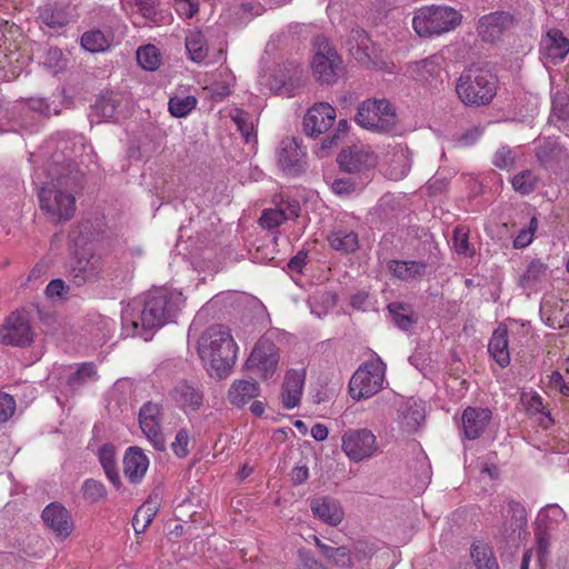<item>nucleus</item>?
<instances>
[{"label": "nucleus", "instance_id": "1", "mask_svg": "<svg viewBox=\"0 0 569 569\" xmlns=\"http://www.w3.org/2000/svg\"><path fill=\"white\" fill-rule=\"evenodd\" d=\"M184 303L182 293L168 289L150 292L140 308H128L122 315V327L131 336L148 341L156 330L170 321Z\"/></svg>", "mask_w": 569, "mask_h": 569}, {"label": "nucleus", "instance_id": "2", "mask_svg": "<svg viewBox=\"0 0 569 569\" xmlns=\"http://www.w3.org/2000/svg\"><path fill=\"white\" fill-rule=\"evenodd\" d=\"M198 352L209 376L223 379L236 363L238 347L228 329L212 326L202 333Z\"/></svg>", "mask_w": 569, "mask_h": 569}, {"label": "nucleus", "instance_id": "3", "mask_svg": "<svg viewBox=\"0 0 569 569\" xmlns=\"http://www.w3.org/2000/svg\"><path fill=\"white\" fill-rule=\"evenodd\" d=\"M43 176L44 170H36L34 182L43 184L38 192L41 211L54 223L70 220L76 211V198L62 187L68 184V178L58 171L49 173L51 181L44 180Z\"/></svg>", "mask_w": 569, "mask_h": 569}, {"label": "nucleus", "instance_id": "4", "mask_svg": "<svg viewBox=\"0 0 569 569\" xmlns=\"http://www.w3.org/2000/svg\"><path fill=\"white\" fill-rule=\"evenodd\" d=\"M456 91L466 106H487L497 93V78L486 69H468L459 77Z\"/></svg>", "mask_w": 569, "mask_h": 569}, {"label": "nucleus", "instance_id": "5", "mask_svg": "<svg viewBox=\"0 0 569 569\" xmlns=\"http://www.w3.org/2000/svg\"><path fill=\"white\" fill-rule=\"evenodd\" d=\"M460 12L450 7L431 6L421 8L412 20L415 31L420 37H431L448 32L461 23Z\"/></svg>", "mask_w": 569, "mask_h": 569}, {"label": "nucleus", "instance_id": "6", "mask_svg": "<svg viewBox=\"0 0 569 569\" xmlns=\"http://www.w3.org/2000/svg\"><path fill=\"white\" fill-rule=\"evenodd\" d=\"M358 124L376 132L388 133L397 124V114L387 99H368L358 107Z\"/></svg>", "mask_w": 569, "mask_h": 569}, {"label": "nucleus", "instance_id": "7", "mask_svg": "<svg viewBox=\"0 0 569 569\" xmlns=\"http://www.w3.org/2000/svg\"><path fill=\"white\" fill-rule=\"evenodd\" d=\"M313 48L312 70L316 79L321 83L335 82L343 71L341 58L323 36L315 38Z\"/></svg>", "mask_w": 569, "mask_h": 569}, {"label": "nucleus", "instance_id": "8", "mask_svg": "<svg viewBox=\"0 0 569 569\" xmlns=\"http://www.w3.org/2000/svg\"><path fill=\"white\" fill-rule=\"evenodd\" d=\"M279 349L267 336L261 337L252 349L246 366L262 379L271 378L278 369Z\"/></svg>", "mask_w": 569, "mask_h": 569}, {"label": "nucleus", "instance_id": "9", "mask_svg": "<svg viewBox=\"0 0 569 569\" xmlns=\"http://www.w3.org/2000/svg\"><path fill=\"white\" fill-rule=\"evenodd\" d=\"M162 406L152 401L144 403L139 410V426L148 441L158 451L167 448L166 437L161 429Z\"/></svg>", "mask_w": 569, "mask_h": 569}, {"label": "nucleus", "instance_id": "10", "mask_svg": "<svg viewBox=\"0 0 569 569\" xmlns=\"http://www.w3.org/2000/svg\"><path fill=\"white\" fill-rule=\"evenodd\" d=\"M386 366L377 356L358 367V401L377 395L385 381Z\"/></svg>", "mask_w": 569, "mask_h": 569}, {"label": "nucleus", "instance_id": "11", "mask_svg": "<svg viewBox=\"0 0 569 569\" xmlns=\"http://www.w3.org/2000/svg\"><path fill=\"white\" fill-rule=\"evenodd\" d=\"M306 156L299 139L286 137L277 148V164L286 174L298 176L305 169Z\"/></svg>", "mask_w": 569, "mask_h": 569}, {"label": "nucleus", "instance_id": "12", "mask_svg": "<svg viewBox=\"0 0 569 569\" xmlns=\"http://www.w3.org/2000/svg\"><path fill=\"white\" fill-rule=\"evenodd\" d=\"M33 332L29 320L20 312H12L0 328V342L9 346L24 347L31 343Z\"/></svg>", "mask_w": 569, "mask_h": 569}, {"label": "nucleus", "instance_id": "13", "mask_svg": "<svg viewBox=\"0 0 569 569\" xmlns=\"http://www.w3.org/2000/svg\"><path fill=\"white\" fill-rule=\"evenodd\" d=\"M515 24V18L507 11H496L482 16L477 26L479 37L483 42L495 43Z\"/></svg>", "mask_w": 569, "mask_h": 569}, {"label": "nucleus", "instance_id": "14", "mask_svg": "<svg viewBox=\"0 0 569 569\" xmlns=\"http://www.w3.org/2000/svg\"><path fill=\"white\" fill-rule=\"evenodd\" d=\"M102 270V260L97 254L76 256L69 266V278L76 286L80 287L99 278Z\"/></svg>", "mask_w": 569, "mask_h": 569}, {"label": "nucleus", "instance_id": "15", "mask_svg": "<svg viewBox=\"0 0 569 569\" xmlns=\"http://www.w3.org/2000/svg\"><path fill=\"white\" fill-rule=\"evenodd\" d=\"M335 120L336 111L329 103H315L303 118V131L309 137H317L329 130Z\"/></svg>", "mask_w": 569, "mask_h": 569}, {"label": "nucleus", "instance_id": "16", "mask_svg": "<svg viewBox=\"0 0 569 569\" xmlns=\"http://www.w3.org/2000/svg\"><path fill=\"white\" fill-rule=\"evenodd\" d=\"M46 526L61 540L67 539L73 531L70 512L60 503H50L42 511Z\"/></svg>", "mask_w": 569, "mask_h": 569}, {"label": "nucleus", "instance_id": "17", "mask_svg": "<svg viewBox=\"0 0 569 569\" xmlns=\"http://www.w3.org/2000/svg\"><path fill=\"white\" fill-rule=\"evenodd\" d=\"M569 53V39L559 29H549L540 41V54L550 63L562 61Z\"/></svg>", "mask_w": 569, "mask_h": 569}, {"label": "nucleus", "instance_id": "18", "mask_svg": "<svg viewBox=\"0 0 569 569\" xmlns=\"http://www.w3.org/2000/svg\"><path fill=\"white\" fill-rule=\"evenodd\" d=\"M358 64L367 70H388L382 51L369 39L365 30H358Z\"/></svg>", "mask_w": 569, "mask_h": 569}, {"label": "nucleus", "instance_id": "19", "mask_svg": "<svg viewBox=\"0 0 569 569\" xmlns=\"http://www.w3.org/2000/svg\"><path fill=\"white\" fill-rule=\"evenodd\" d=\"M490 419L491 411L487 408H466L461 417L465 437L469 440L478 439L487 428Z\"/></svg>", "mask_w": 569, "mask_h": 569}, {"label": "nucleus", "instance_id": "20", "mask_svg": "<svg viewBox=\"0 0 569 569\" xmlns=\"http://www.w3.org/2000/svg\"><path fill=\"white\" fill-rule=\"evenodd\" d=\"M300 206L296 200L284 201L276 206V208H269L263 210L260 217V224L263 228L272 229L289 219H293L299 216Z\"/></svg>", "mask_w": 569, "mask_h": 569}, {"label": "nucleus", "instance_id": "21", "mask_svg": "<svg viewBox=\"0 0 569 569\" xmlns=\"http://www.w3.org/2000/svg\"><path fill=\"white\" fill-rule=\"evenodd\" d=\"M305 370L290 369L282 385V405L286 409H292L300 402L305 385Z\"/></svg>", "mask_w": 569, "mask_h": 569}, {"label": "nucleus", "instance_id": "22", "mask_svg": "<svg viewBox=\"0 0 569 569\" xmlns=\"http://www.w3.org/2000/svg\"><path fill=\"white\" fill-rule=\"evenodd\" d=\"M122 100V94L117 92L111 91L101 94L92 106L90 113L91 122L116 119Z\"/></svg>", "mask_w": 569, "mask_h": 569}, {"label": "nucleus", "instance_id": "23", "mask_svg": "<svg viewBox=\"0 0 569 569\" xmlns=\"http://www.w3.org/2000/svg\"><path fill=\"white\" fill-rule=\"evenodd\" d=\"M149 467V459L139 447H130L123 457V472L130 482L140 481Z\"/></svg>", "mask_w": 569, "mask_h": 569}, {"label": "nucleus", "instance_id": "24", "mask_svg": "<svg viewBox=\"0 0 569 569\" xmlns=\"http://www.w3.org/2000/svg\"><path fill=\"white\" fill-rule=\"evenodd\" d=\"M174 402L183 410L196 411L202 406L203 395L200 389L188 381H180L172 390Z\"/></svg>", "mask_w": 569, "mask_h": 569}, {"label": "nucleus", "instance_id": "25", "mask_svg": "<svg viewBox=\"0 0 569 569\" xmlns=\"http://www.w3.org/2000/svg\"><path fill=\"white\" fill-rule=\"evenodd\" d=\"M538 162L546 169L556 170L567 161L563 148L552 140H545L536 151Z\"/></svg>", "mask_w": 569, "mask_h": 569}, {"label": "nucleus", "instance_id": "26", "mask_svg": "<svg viewBox=\"0 0 569 569\" xmlns=\"http://www.w3.org/2000/svg\"><path fill=\"white\" fill-rule=\"evenodd\" d=\"M488 352L501 368L509 366L508 329L505 325L500 323L492 332L488 345Z\"/></svg>", "mask_w": 569, "mask_h": 569}, {"label": "nucleus", "instance_id": "27", "mask_svg": "<svg viewBox=\"0 0 569 569\" xmlns=\"http://www.w3.org/2000/svg\"><path fill=\"white\" fill-rule=\"evenodd\" d=\"M310 508L315 517L330 526L339 525L343 518L340 505L329 498L313 499Z\"/></svg>", "mask_w": 569, "mask_h": 569}, {"label": "nucleus", "instance_id": "28", "mask_svg": "<svg viewBox=\"0 0 569 569\" xmlns=\"http://www.w3.org/2000/svg\"><path fill=\"white\" fill-rule=\"evenodd\" d=\"M259 385L253 380H236L228 391V400L237 407H242L258 397Z\"/></svg>", "mask_w": 569, "mask_h": 569}, {"label": "nucleus", "instance_id": "29", "mask_svg": "<svg viewBox=\"0 0 569 569\" xmlns=\"http://www.w3.org/2000/svg\"><path fill=\"white\" fill-rule=\"evenodd\" d=\"M122 9L131 16L138 14L146 22L158 23L159 11L156 0H120Z\"/></svg>", "mask_w": 569, "mask_h": 569}, {"label": "nucleus", "instance_id": "30", "mask_svg": "<svg viewBox=\"0 0 569 569\" xmlns=\"http://www.w3.org/2000/svg\"><path fill=\"white\" fill-rule=\"evenodd\" d=\"M548 269V264L540 259H532L519 278V286L523 290L537 289L539 284L547 280Z\"/></svg>", "mask_w": 569, "mask_h": 569}, {"label": "nucleus", "instance_id": "31", "mask_svg": "<svg viewBox=\"0 0 569 569\" xmlns=\"http://www.w3.org/2000/svg\"><path fill=\"white\" fill-rule=\"evenodd\" d=\"M392 274L401 280L418 279L426 274L427 263L422 261H399L392 260L388 263Z\"/></svg>", "mask_w": 569, "mask_h": 569}, {"label": "nucleus", "instance_id": "32", "mask_svg": "<svg viewBox=\"0 0 569 569\" xmlns=\"http://www.w3.org/2000/svg\"><path fill=\"white\" fill-rule=\"evenodd\" d=\"M330 247L343 254L352 253L356 250V232L353 229L336 227L329 234Z\"/></svg>", "mask_w": 569, "mask_h": 569}, {"label": "nucleus", "instance_id": "33", "mask_svg": "<svg viewBox=\"0 0 569 569\" xmlns=\"http://www.w3.org/2000/svg\"><path fill=\"white\" fill-rule=\"evenodd\" d=\"M377 154L369 147L358 149V184L368 183L375 176Z\"/></svg>", "mask_w": 569, "mask_h": 569}, {"label": "nucleus", "instance_id": "34", "mask_svg": "<svg viewBox=\"0 0 569 569\" xmlns=\"http://www.w3.org/2000/svg\"><path fill=\"white\" fill-rule=\"evenodd\" d=\"M393 323L401 330H408L416 322L413 310L410 305L393 301L387 307Z\"/></svg>", "mask_w": 569, "mask_h": 569}, {"label": "nucleus", "instance_id": "35", "mask_svg": "<svg viewBox=\"0 0 569 569\" xmlns=\"http://www.w3.org/2000/svg\"><path fill=\"white\" fill-rule=\"evenodd\" d=\"M111 36L94 29L84 32L81 37V46L84 50L96 53L103 52L110 47Z\"/></svg>", "mask_w": 569, "mask_h": 569}, {"label": "nucleus", "instance_id": "36", "mask_svg": "<svg viewBox=\"0 0 569 569\" xmlns=\"http://www.w3.org/2000/svg\"><path fill=\"white\" fill-rule=\"evenodd\" d=\"M186 49L192 61H203L208 54L204 36L200 31L190 32L186 38Z\"/></svg>", "mask_w": 569, "mask_h": 569}, {"label": "nucleus", "instance_id": "37", "mask_svg": "<svg viewBox=\"0 0 569 569\" xmlns=\"http://www.w3.org/2000/svg\"><path fill=\"white\" fill-rule=\"evenodd\" d=\"M99 460L104 469L107 478L116 486H120V477L116 468V450L112 446L104 445L99 450Z\"/></svg>", "mask_w": 569, "mask_h": 569}, {"label": "nucleus", "instance_id": "38", "mask_svg": "<svg viewBox=\"0 0 569 569\" xmlns=\"http://www.w3.org/2000/svg\"><path fill=\"white\" fill-rule=\"evenodd\" d=\"M470 553L478 569H499L496 558L488 546L473 543Z\"/></svg>", "mask_w": 569, "mask_h": 569}, {"label": "nucleus", "instance_id": "39", "mask_svg": "<svg viewBox=\"0 0 569 569\" xmlns=\"http://www.w3.org/2000/svg\"><path fill=\"white\" fill-rule=\"evenodd\" d=\"M377 451L376 436L368 429L358 430V461L371 458Z\"/></svg>", "mask_w": 569, "mask_h": 569}, {"label": "nucleus", "instance_id": "40", "mask_svg": "<svg viewBox=\"0 0 569 569\" xmlns=\"http://www.w3.org/2000/svg\"><path fill=\"white\" fill-rule=\"evenodd\" d=\"M538 181L539 178L532 170H523L512 178L511 184L517 192L529 194L536 190Z\"/></svg>", "mask_w": 569, "mask_h": 569}, {"label": "nucleus", "instance_id": "41", "mask_svg": "<svg viewBox=\"0 0 569 569\" xmlns=\"http://www.w3.org/2000/svg\"><path fill=\"white\" fill-rule=\"evenodd\" d=\"M160 52L152 44L140 47L137 50V61L146 70H156L160 66Z\"/></svg>", "mask_w": 569, "mask_h": 569}, {"label": "nucleus", "instance_id": "42", "mask_svg": "<svg viewBox=\"0 0 569 569\" xmlns=\"http://www.w3.org/2000/svg\"><path fill=\"white\" fill-rule=\"evenodd\" d=\"M197 106V99L193 96L172 97L169 99L168 108L170 113L176 118L186 117Z\"/></svg>", "mask_w": 569, "mask_h": 569}, {"label": "nucleus", "instance_id": "43", "mask_svg": "<svg viewBox=\"0 0 569 569\" xmlns=\"http://www.w3.org/2000/svg\"><path fill=\"white\" fill-rule=\"evenodd\" d=\"M410 171V164L403 153L393 154L386 169V176L391 180H400Z\"/></svg>", "mask_w": 569, "mask_h": 569}, {"label": "nucleus", "instance_id": "44", "mask_svg": "<svg viewBox=\"0 0 569 569\" xmlns=\"http://www.w3.org/2000/svg\"><path fill=\"white\" fill-rule=\"evenodd\" d=\"M97 371L93 365L83 363L77 371L71 373L68 378V385L72 389H78L88 381L94 380Z\"/></svg>", "mask_w": 569, "mask_h": 569}, {"label": "nucleus", "instance_id": "45", "mask_svg": "<svg viewBox=\"0 0 569 569\" xmlns=\"http://www.w3.org/2000/svg\"><path fill=\"white\" fill-rule=\"evenodd\" d=\"M40 18L42 23L54 30L66 27L69 22L66 12L61 9L47 8L41 12Z\"/></svg>", "mask_w": 569, "mask_h": 569}, {"label": "nucleus", "instance_id": "46", "mask_svg": "<svg viewBox=\"0 0 569 569\" xmlns=\"http://www.w3.org/2000/svg\"><path fill=\"white\" fill-rule=\"evenodd\" d=\"M231 119L236 123L244 140L249 142L251 137H253V121L251 116L243 110L236 109L231 113Z\"/></svg>", "mask_w": 569, "mask_h": 569}, {"label": "nucleus", "instance_id": "47", "mask_svg": "<svg viewBox=\"0 0 569 569\" xmlns=\"http://www.w3.org/2000/svg\"><path fill=\"white\" fill-rule=\"evenodd\" d=\"M492 164L501 170H511L516 166V152L507 146L499 148L492 160Z\"/></svg>", "mask_w": 569, "mask_h": 569}, {"label": "nucleus", "instance_id": "48", "mask_svg": "<svg viewBox=\"0 0 569 569\" xmlns=\"http://www.w3.org/2000/svg\"><path fill=\"white\" fill-rule=\"evenodd\" d=\"M156 515V511L150 506H141L133 519H132V527L136 531V533H142L147 527L151 523L153 517Z\"/></svg>", "mask_w": 569, "mask_h": 569}, {"label": "nucleus", "instance_id": "49", "mask_svg": "<svg viewBox=\"0 0 569 569\" xmlns=\"http://www.w3.org/2000/svg\"><path fill=\"white\" fill-rule=\"evenodd\" d=\"M42 63L52 73H58L64 68L63 53L59 48H49L43 54Z\"/></svg>", "mask_w": 569, "mask_h": 569}, {"label": "nucleus", "instance_id": "50", "mask_svg": "<svg viewBox=\"0 0 569 569\" xmlns=\"http://www.w3.org/2000/svg\"><path fill=\"white\" fill-rule=\"evenodd\" d=\"M538 229V219L532 217L529 224L521 229L513 240V247L516 249H522L529 246L533 240V234Z\"/></svg>", "mask_w": 569, "mask_h": 569}, {"label": "nucleus", "instance_id": "51", "mask_svg": "<svg viewBox=\"0 0 569 569\" xmlns=\"http://www.w3.org/2000/svg\"><path fill=\"white\" fill-rule=\"evenodd\" d=\"M82 490L84 499L90 502H98L103 499L107 493L103 483L93 479L86 480L82 486Z\"/></svg>", "mask_w": 569, "mask_h": 569}, {"label": "nucleus", "instance_id": "52", "mask_svg": "<svg viewBox=\"0 0 569 569\" xmlns=\"http://www.w3.org/2000/svg\"><path fill=\"white\" fill-rule=\"evenodd\" d=\"M379 551L378 546L373 541H369L366 539H358V562L368 559V565L371 566V561L373 560V565H377L379 556L377 555Z\"/></svg>", "mask_w": 569, "mask_h": 569}, {"label": "nucleus", "instance_id": "53", "mask_svg": "<svg viewBox=\"0 0 569 569\" xmlns=\"http://www.w3.org/2000/svg\"><path fill=\"white\" fill-rule=\"evenodd\" d=\"M332 191L340 198H350L356 190L353 178H337L331 183Z\"/></svg>", "mask_w": 569, "mask_h": 569}, {"label": "nucleus", "instance_id": "54", "mask_svg": "<svg viewBox=\"0 0 569 569\" xmlns=\"http://www.w3.org/2000/svg\"><path fill=\"white\" fill-rule=\"evenodd\" d=\"M326 559L340 567L351 565V556L346 547H331V552L326 555Z\"/></svg>", "mask_w": 569, "mask_h": 569}, {"label": "nucleus", "instance_id": "55", "mask_svg": "<svg viewBox=\"0 0 569 569\" xmlns=\"http://www.w3.org/2000/svg\"><path fill=\"white\" fill-rule=\"evenodd\" d=\"M337 162L341 171L352 173L356 170V154L351 147L341 150Z\"/></svg>", "mask_w": 569, "mask_h": 569}, {"label": "nucleus", "instance_id": "56", "mask_svg": "<svg viewBox=\"0 0 569 569\" xmlns=\"http://www.w3.org/2000/svg\"><path fill=\"white\" fill-rule=\"evenodd\" d=\"M348 130H349V126H348L347 120H345V119L339 120L338 127L335 130V133L331 137L323 139V141L321 142V149L326 150V149L332 148L333 146H337L338 142L345 138Z\"/></svg>", "mask_w": 569, "mask_h": 569}, {"label": "nucleus", "instance_id": "57", "mask_svg": "<svg viewBox=\"0 0 569 569\" xmlns=\"http://www.w3.org/2000/svg\"><path fill=\"white\" fill-rule=\"evenodd\" d=\"M16 411V401L14 399L7 395L0 392V423H3L9 420L10 417Z\"/></svg>", "mask_w": 569, "mask_h": 569}, {"label": "nucleus", "instance_id": "58", "mask_svg": "<svg viewBox=\"0 0 569 569\" xmlns=\"http://www.w3.org/2000/svg\"><path fill=\"white\" fill-rule=\"evenodd\" d=\"M188 443V432L184 429L179 430L176 435L174 441L171 445L174 455L178 456L179 458L186 457L189 452Z\"/></svg>", "mask_w": 569, "mask_h": 569}, {"label": "nucleus", "instance_id": "59", "mask_svg": "<svg viewBox=\"0 0 569 569\" xmlns=\"http://www.w3.org/2000/svg\"><path fill=\"white\" fill-rule=\"evenodd\" d=\"M552 113L560 120L569 118V102L565 96H557L552 101Z\"/></svg>", "mask_w": 569, "mask_h": 569}, {"label": "nucleus", "instance_id": "60", "mask_svg": "<svg viewBox=\"0 0 569 569\" xmlns=\"http://www.w3.org/2000/svg\"><path fill=\"white\" fill-rule=\"evenodd\" d=\"M342 450L350 458V460H356V435L352 430H348L343 435Z\"/></svg>", "mask_w": 569, "mask_h": 569}, {"label": "nucleus", "instance_id": "61", "mask_svg": "<svg viewBox=\"0 0 569 569\" xmlns=\"http://www.w3.org/2000/svg\"><path fill=\"white\" fill-rule=\"evenodd\" d=\"M453 243L458 253L469 254V240L466 232L456 229L453 234Z\"/></svg>", "mask_w": 569, "mask_h": 569}, {"label": "nucleus", "instance_id": "62", "mask_svg": "<svg viewBox=\"0 0 569 569\" xmlns=\"http://www.w3.org/2000/svg\"><path fill=\"white\" fill-rule=\"evenodd\" d=\"M536 540H537V552L538 557L542 559L548 553L549 548V537L548 533L543 530H539L536 533Z\"/></svg>", "mask_w": 569, "mask_h": 569}, {"label": "nucleus", "instance_id": "63", "mask_svg": "<svg viewBox=\"0 0 569 569\" xmlns=\"http://www.w3.org/2000/svg\"><path fill=\"white\" fill-rule=\"evenodd\" d=\"M481 133L482 131L479 128H470L458 138V142L462 146L473 144L479 139Z\"/></svg>", "mask_w": 569, "mask_h": 569}, {"label": "nucleus", "instance_id": "64", "mask_svg": "<svg viewBox=\"0 0 569 569\" xmlns=\"http://www.w3.org/2000/svg\"><path fill=\"white\" fill-rule=\"evenodd\" d=\"M199 10L198 3L193 0L182 2L177 6L179 14L184 16L187 19L192 18Z\"/></svg>", "mask_w": 569, "mask_h": 569}]
</instances>
